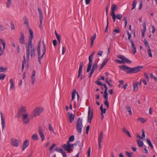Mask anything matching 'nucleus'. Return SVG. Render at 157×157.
<instances>
[{"label": "nucleus", "mask_w": 157, "mask_h": 157, "mask_svg": "<svg viewBox=\"0 0 157 157\" xmlns=\"http://www.w3.org/2000/svg\"><path fill=\"white\" fill-rule=\"evenodd\" d=\"M119 67L121 70L126 71L127 74L136 73L140 71L143 67V66H138L132 68L124 65H120Z\"/></svg>", "instance_id": "obj_1"}, {"label": "nucleus", "mask_w": 157, "mask_h": 157, "mask_svg": "<svg viewBox=\"0 0 157 157\" xmlns=\"http://www.w3.org/2000/svg\"><path fill=\"white\" fill-rule=\"evenodd\" d=\"M30 47L31 56V57H33L36 55L35 51L36 48L34 46L33 43H28L27 45H26V56L27 59L29 60L30 53Z\"/></svg>", "instance_id": "obj_2"}, {"label": "nucleus", "mask_w": 157, "mask_h": 157, "mask_svg": "<svg viewBox=\"0 0 157 157\" xmlns=\"http://www.w3.org/2000/svg\"><path fill=\"white\" fill-rule=\"evenodd\" d=\"M43 43V49L42 51V54L41 56H40V45L41 42L39 41L38 43V46L37 47V54L38 56V62L40 64H41V59L43 57L44 55L45 54L46 51V45L44 41H42Z\"/></svg>", "instance_id": "obj_3"}, {"label": "nucleus", "mask_w": 157, "mask_h": 157, "mask_svg": "<svg viewBox=\"0 0 157 157\" xmlns=\"http://www.w3.org/2000/svg\"><path fill=\"white\" fill-rule=\"evenodd\" d=\"M117 58L122 60H120L118 59H116L115 60V62L118 63L119 64H122L124 63H132L131 61L125 57L123 55H118L117 56Z\"/></svg>", "instance_id": "obj_4"}, {"label": "nucleus", "mask_w": 157, "mask_h": 157, "mask_svg": "<svg viewBox=\"0 0 157 157\" xmlns=\"http://www.w3.org/2000/svg\"><path fill=\"white\" fill-rule=\"evenodd\" d=\"M62 147L65 151L70 152L71 151L73 150V148H74V145L73 144H70L69 142H67V144H63L62 145Z\"/></svg>", "instance_id": "obj_5"}, {"label": "nucleus", "mask_w": 157, "mask_h": 157, "mask_svg": "<svg viewBox=\"0 0 157 157\" xmlns=\"http://www.w3.org/2000/svg\"><path fill=\"white\" fill-rule=\"evenodd\" d=\"M82 120L78 118L76 124V126L77 131L78 133H81L82 127Z\"/></svg>", "instance_id": "obj_6"}, {"label": "nucleus", "mask_w": 157, "mask_h": 157, "mask_svg": "<svg viewBox=\"0 0 157 157\" xmlns=\"http://www.w3.org/2000/svg\"><path fill=\"white\" fill-rule=\"evenodd\" d=\"M43 110L42 107H36L35 108L32 113L31 116L33 118V117L39 116L42 113Z\"/></svg>", "instance_id": "obj_7"}, {"label": "nucleus", "mask_w": 157, "mask_h": 157, "mask_svg": "<svg viewBox=\"0 0 157 157\" xmlns=\"http://www.w3.org/2000/svg\"><path fill=\"white\" fill-rule=\"evenodd\" d=\"M95 53V52L93 51L92 52L91 54L90 55L89 57V63L88 64V67L87 68L86 71L87 72H88L90 70L93 64L92 59L93 56Z\"/></svg>", "instance_id": "obj_8"}, {"label": "nucleus", "mask_w": 157, "mask_h": 157, "mask_svg": "<svg viewBox=\"0 0 157 157\" xmlns=\"http://www.w3.org/2000/svg\"><path fill=\"white\" fill-rule=\"evenodd\" d=\"M28 114H25L23 115L22 120L24 124H26L29 123L30 121V119L28 118Z\"/></svg>", "instance_id": "obj_9"}, {"label": "nucleus", "mask_w": 157, "mask_h": 157, "mask_svg": "<svg viewBox=\"0 0 157 157\" xmlns=\"http://www.w3.org/2000/svg\"><path fill=\"white\" fill-rule=\"evenodd\" d=\"M20 143V141L19 140L13 138H12L11 141V144L13 146L18 147L19 146Z\"/></svg>", "instance_id": "obj_10"}, {"label": "nucleus", "mask_w": 157, "mask_h": 157, "mask_svg": "<svg viewBox=\"0 0 157 157\" xmlns=\"http://www.w3.org/2000/svg\"><path fill=\"white\" fill-rule=\"evenodd\" d=\"M88 111V115L87 117V121L88 122L90 123L93 117V112L92 110L91 113L90 110V107H89Z\"/></svg>", "instance_id": "obj_11"}, {"label": "nucleus", "mask_w": 157, "mask_h": 157, "mask_svg": "<svg viewBox=\"0 0 157 157\" xmlns=\"http://www.w3.org/2000/svg\"><path fill=\"white\" fill-rule=\"evenodd\" d=\"M28 29L30 35V36L29 37L28 43H32V40L34 37L33 32L30 28H29Z\"/></svg>", "instance_id": "obj_12"}, {"label": "nucleus", "mask_w": 157, "mask_h": 157, "mask_svg": "<svg viewBox=\"0 0 157 157\" xmlns=\"http://www.w3.org/2000/svg\"><path fill=\"white\" fill-rule=\"evenodd\" d=\"M83 65V62H81L80 63L79 67L78 70V74L77 76V78H78L80 77L81 74L82 72V67Z\"/></svg>", "instance_id": "obj_13"}, {"label": "nucleus", "mask_w": 157, "mask_h": 157, "mask_svg": "<svg viewBox=\"0 0 157 157\" xmlns=\"http://www.w3.org/2000/svg\"><path fill=\"white\" fill-rule=\"evenodd\" d=\"M39 133L41 139L42 141H43L44 140L45 137L43 133V130L42 128L40 127L39 128Z\"/></svg>", "instance_id": "obj_14"}, {"label": "nucleus", "mask_w": 157, "mask_h": 157, "mask_svg": "<svg viewBox=\"0 0 157 157\" xmlns=\"http://www.w3.org/2000/svg\"><path fill=\"white\" fill-rule=\"evenodd\" d=\"M26 110L25 107L22 106L20 109L18 110V112L19 114H21L22 115H23L26 112Z\"/></svg>", "instance_id": "obj_15"}, {"label": "nucleus", "mask_w": 157, "mask_h": 157, "mask_svg": "<svg viewBox=\"0 0 157 157\" xmlns=\"http://www.w3.org/2000/svg\"><path fill=\"white\" fill-rule=\"evenodd\" d=\"M68 115L69 119L70 122L71 123H72L74 120L75 115L74 114L70 112L68 113Z\"/></svg>", "instance_id": "obj_16"}, {"label": "nucleus", "mask_w": 157, "mask_h": 157, "mask_svg": "<svg viewBox=\"0 0 157 157\" xmlns=\"http://www.w3.org/2000/svg\"><path fill=\"white\" fill-rule=\"evenodd\" d=\"M1 117L2 121V130H4V127L5 125V119L3 117L2 113L0 112Z\"/></svg>", "instance_id": "obj_17"}, {"label": "nucleus", "mask_w": 157, "mask_h": 157, "mask_svg": "<svg viewBox=\"0 0 157 157\" xmlns=\"http://www.w3.org/2000/svg\"><path fill=\"white\" fill-rule=\"evenodd\" d=\"M21 36L19 38L20 42L22 44H25V37L23 33H20Z\"/></svg>", "instance_id": "obj_18"}, {"label": "nucleus", "mask_w": 157, "mask_h": 157, "mask_svg": "<svg viewBox=\"0 0 157 157\" xmlns=\"http://www.w3.org/2000/svg\"><path fill=\"white\" fill-rule=\"evenodd\" d=\"M146 23L145 22H144L143 24V26L144 29L141 30L142 37H144V33L146 30Z\"/></svg>", "instance_id": "obj_19"}, {"label": "nucleus", "mask_w": 157, "mask_h": 157, "mask_svg": "<svg viewBox=\"0 0 157 157\" xmlns=\"http://www.w3.org/2000/svg\"><path fill=\"white\" fill-rule=\"evenodd\" d=\"M118 9V6L114 4H113L111 6L112 12L111 14H115V12Z\"/></svg>", "instance_id": "obj_20"}, {"label": "nucleus", "mask_w": 157, "mask_h": 157, "mask_svg": "<svg viewBox=\"0 0 157 157\" xmlns=\"http://www.w3.org/2000/svg\"><path fill=\"white\" fill-rule=\"evenodd\" d=\"M29 140L26 139L24 142L22 146V150H24L29 145Z\"/></svg>", "instance_id": "obj_21"}, {"label": "nucleus", "mask_w": 157, "mask_h": 157, "mask_svg": "<svg viewBox=\"0 0 157 157\" xmlns=\"http://www.w3.org/2000/svg\"><path fill=\"white\" fill-rule=\"evenodd\" d=\"M10 86V89L11 90H13L15 88V84L14 82H13L12 79H10L9 81Z\"/></svg>", "instance_id": "obj_22"}, {"label": "nucleus", "mask_w": 157, "mask_h": 157, "mask_svg": "<svg viewBox=\"0 0 157 157\" xmlns=\"http://www.w3.org/2000/svg\"><path fill=\"white\" fill-rule=\"evenodd\" d=\"M96 34H94L91 38L90 40H91V43L90 44V47H92L94 43V41L95 40V39L96 38Z\"/></svg>", "instance_id": "obj_23"}, {"label": "nucleus", "mask_w": 157, "mask_h": 157, "mask_svg": "<svg viewBox=\"0 0 157 157\" xmlns=\"http://www.w3.org/2000/svg\"><path fill=\"white\" fill-rule=\"evenodd\" d=\"M108 59L107 58H105L103 62L102 63L101 65V67L99 69V70L101 71L102 68L106 64L107 62Z\"/></svg>", "instance_id": "obj_24"}, {"label": "nucleus", "mask_w": 157, "mask_h": 157, "mask_svg": "<svg viewBox=\"0 0 157 157\" xmlns=\"http://www.w3.org/2000/svg\"><path fill=\"white\" fill-rule=\"evenodd\" d=\"M137 142L138 146L140 147H142L143 146V142L140 140H137Z\"/></svg>", "instance_id": "obj_25"}, {"label": "nucleus", "mask_w": 157, "mask_h": 157, "mask_svg": "<svg viewBox=\"0 0 157 157\" xmlns=\"http://www.w3.org/2000/svg\"><path fill=\"white\" fill-rule=\"evenodd\" d=\"M138 82H135L133 84V90L135 91H137L138 89Z\"/></svg>", "instance_id": "obj_26"}, {"label": "nucleus", "mask_w": 157, "mask_h": 157, "mask_svg": "<svg viewBox=\"0 0 157 157\" xmlns=\"http://www.w3.org/2000/svg\"><path fill=\"white\" fill-rule=\"evenodd\" d=\"M122 131L124 133H126L129 137H131L129 132L126 130L125 127L123 128Z\"/></svg>", "instance_id": "obj_27"}, {"label": "nucleus", "mask_w": 157, "mask_h": 157, "mask_svg": "<svg viewBox=\"0 0 157 157\" xmlns=\"http://www.w3.org/2000/svg\"><path fill=\"white\" fill-rule=\"evenodd\" d=\"M146 141H147V144H148L149 146L152 149H153L154 147H153V145L151 144V141L148 139H147Z\"/></svg>", "instance_id": "obj_28"}, {"label": "nucleus", "mask_w": 157, "mask_h": 157, "mask_svg": "<svg viewBox=\"0 0 157 157\" xmlns=\"http://www.w3.org/2000/svg\"><path fill=\"white\" fill-rule=\"evenodd\" d=\"M127 33L128 35V39L129 40V41L131 44H132V43H133V42L132 39H131V34L129 33L128 30L127 31Z\"/></svg>", "instance_id": "obj_29"}, {"label": "nucleus", "mask_w": 157, "mask_h": 157, "mask_svg": "<svg viewBox=\"0 0 157 157\" xmlns=\"http://www.w3.org/2000/svg\"><path fill=\"white\" fill-rule=\"evenodd\" d=\"M103 138V136L102 132L100 133V135L99 136L98 139V142H101Z\"/></svg>", "instance_id": "obj_30"}, {"label": "nucleus", "mask_w": 157, "mask_h": 157, "mask_svg": "<svg viewBox=\"0 0 157 157\" xmlns=\"http://www.w3.org/2000/svg\"><path fill=\"white\" fill-rule=\"evenodd\" d=\"M24 60L22 61V70H23L24 68L25 64V63L26 59L25 56H23Z\"/></svg>", "instance_id": "obj_31"}, {"label": "nucleus", "mask_w": 157, "mask_h": 157, "mask_svg": "<svg viewBox=\"0 0 157 157\" xmlns=\"http://www.w3.org/2000/svg\"><path fill=\"white\" fill-rule=\"evenodd\" d=\"M77 93L75 89H74L73 90L72 94V99L71 100V101H72L75 98V94Z\"/></svg>", "instance_id": "obj_32"}, {"label": "nucleus", "mask_w": 157, "mask_h": 157, "mask_svg": "<svg viewBox=\"0 0 157 157\" xmlns=\"http://www.w3.org/2000/svg\"><path fill=\"white\" fill-rule=\"evenodd\" d=\"M48 127H49V130L50 131L52 132L53 133L55 134V132L54 131V130H53V127H52V124L50 123H49L48 124Z\"/></svg>", "instance_id": "obj_33"}, {"label": "nucleus", "mask_w": 157, "mask_h": 157, "mask_svg": "<svg viewBox=\"0 0 157 157\" xmlns=\"http://www.w3.org/2000/svg\"><path fill=\"white\" fill-rule=\"evenodd\" d=\"M126 109L127 111L129 113V114L131 115L132 114V112L130 107L129 106L127 105L126 106Z\"/></svg>", "instance_id": "obj_34"}, {"label": "nucleus", "mask_w": 157, "mask_h": 157, "mask_svg": "<svg viewBox=\"0 0 157 157\" xmlns=\"http://www.w3.org/2000/svg\"><path fill=\"white\" fill-rule=\"evenodd\" d=\"M108 94L107 92V91H104L103 97L104 98L105 100L108 99Z\"/></svg>", "instance_id": "obj_35"}, {"label": "nucleus", "mask_w": 157, "mask_h": 157, "mask_svg": "<svg viewBox=\"0 0 157 157\" xmlns=\"http://www.w3.org/2000/svg\"><path fill=\"white\" fill-rule=\"evenodd\" d=\"M32 137V139L34 140H38V136L37 134H33Z\"/></svg>", "instance_id": "obj_36"}, {"label": "nucleus", "mask_w": 157, "mask_h": 157, "mask_svg": "<svg viewBox=\"0 0 157 157\" xmlns=\"http://www.w3.org/2000/svg\"><path fill=\"white\" fill-rule=\"evenodd\" d=\"M138 121H140L141 123H144L146 121V120H145V119L141 117H140L137 119V120Z\"/></svg>", "instance_id": "obj_37"}, {"label": "nucleus", "mask_w": 157, "mask_h": 157, "mask_svg": "<svg viewBox=\"0 0 157 157\" xmlns=\"http://www.w3.org/2000/svg\"><path fill=\"white\" fill-rule=\"evenodd\" d=\"M123 15L121 14H118L116 15V18L117 19L121 20L122 17Z\"/></svg>", "instance_id": "obj_38"}, {"label": "nucleus", "mask_w": 157, "mask_h": 157, "mask_svg": "<svg viewBox=\"0 0 157 157\" xmlns=\"http://www.w3.org/2000/svg\"><path fill=\"white\" fill-rule=\"evenodd\" d=\"M120 30L118 28V29H114L113 31V33L114 35H115L116 33H120Z\"/></svg>", "instance_id": "obj_39"}, {"label": "nucleus", "mask_w": 157, "mask_h": 157, "mask_svg": "<svg viewBox=\"0 0 157 157\" xmlns=\"http://www.w3.org/2000/svg\"><path fill=\"white\" fill-rule=\"evenodd\" d=\"M74 135H72L71 136L69 139V140L67 142H72L74 141Z\"/></svg>", "instance_id": "obj_40"}, {"label": "nucleus", "mask_w": 157, "mask_h": 157, "mask_svg": "<svg viewBox=\"0 0 157 157\" xmlns=\"http://www.w3.org/2000/svg\"><path fill=\"white\" fill-rule=\"evenodd\" d=\"M0 41L1 43L2 44L3 49H4L6 46V43L3 39H0Z\"/></svg>", "instance_id": "obj_41"}, {"label": "nucleus", "mask_w": 157, "mask_h": 157, "mask_svg": "<svg viewBox=\"0 0 157 157\" xmlns=\"http://www.w3.org/2000/svg\"><path fill=\"white\" fill-rule=\"evenodd\" d=\"M100 80V79L99 78L98 79V80L95 81V82L98 85L102 86L103 84H102L101 82L99 81V80Z\"/></svg>", "instance_id": "obj_42"}, {"label": "nucleus", "mask_w": 157, "mask_h": 157, "mask_svg": "<svg viewBox=\"0 0 157 157\" xmlns=\"http://www.w3.org/2000/svg\"><path fill=\"white\" fill-rule=\"evenodd\" d=\"M144 43L145 46L147 47L148 49L150 48L149 45V44L148 43L147 40L146 39H144Z\"/></svg>", "instance_id": "obj_43"}, {"label": "nucleus", "mask_w": 157, "mask_h": 157, "mask_svg": "<svg viewBox=\"0 0 157 157\" xmlns=\"http://www.w3.org/2000/svg\"><path fill=\"white\" fill-rule=\"evenodd\" d=\"M7 2H6V7L9 8L12 2V0H7Z\"/></svg>", "instance_id": "obj_44"}, {"label": "nucleus", "mask_w": 157, "mask_h": 157, "mask_svg": "<svg viewBox=\"0 0 157 157\" xmlns=\"http://www.w3.org/2000/svg\"><path fill=\"white\" fill-rule=\"evenodd\" d=\"M109 20H108V17H107V25L105 28V32H107L108 31V24H109Z\"/></svg>", "instance_id": "obj_45"}, {"label": "nucleus", "mask_w": 157, "mask_h": 157, "mask_svg": "<svg viewBox=\"0 0 157 157\" xmlns=\"http://www.w3.org/2000/svg\"><path fill=\"white\" fill-rule=\"evenodd\" d=\"M7 70V68H4L2 67H0V72H5Z\"/></svg>", "instance_id": "obj_46"}, {"label": "nucleus", "mask_w": 157, "mask_h": 157, "mask_svg": "<svg viewBox=\"0 0 157 157\" xmlns=\"http://www.w3.org/2000/svg\"><path fill=\"white\" fill-rule=\"evenodd\" d=\"M31 78L32 79V84H34L36 79L35 76H31Z\"/></svg>", "instance_id": "obj_47"}, {"label": "nucleus", "mask_w": 157, "mask_h": 157, "mask_svg": "<svg viewBox=\"0 0 157 157\" xmlns=\"http://www.w3.org/2000/svg\"><path fill=\"white\" fill-rule=\"evenodd\" d=\"M125 153L128 157H132L133 153L132 152L129 153L128 151H126Z\"/></svg>", "instance_id": "obj_48"}, {"label": "nucleus", "mask_w": 157, "mask_h": 157, "mask_svg": "<svg viewBox=\"0 0 157 157\" xmlns=\"http://www.w3.org/2000/svg\"><path fill=\"white\" fill-rule=\"evenodd\" d=\"M6 75L4 74H0V80H3L4 79Z\"/></svg>", "instance_id": "obj_49"}, {"label": "nucleus", "mask_w": 157, "mask_h": 157, "mask_svg": "<svg viewBox=\"0 0 157 157\" xmlns=\"http://www.w3.org/2000/svg\"><path fill=\"white\" fill-rule=\"evenodd\" d=\"M55 150H56L57 151L60 152L61 153L63 151V150L61 148H56L55 149Z\"/></svg>", "instance_id": "obj_50"}, {"label": "nucleus", "mask_w": 157, "mask_h": 157, "mask_svg": "<svg viewBox=\"0 0 157 157\" xmlns=\"http://www.w3.org/2000/svg\"><path fill=\"white\" fill-rule=\"evenodd\" d=\"M111 16H112V17L114 22L116 21V15L115 14H111Z\"/></svg>", "instance_id": "obj_51"}, {"label": "nucleus", "mask_w": 157, "mask_h": 157, "mask_svg": "<svg viewBox=\"0 0 157 157\" xmlns=\"http://www.w3.org/2000/svg\"><path fill=\"white\" fill-rule=\"evenodd\" d=\"M136 0H134L133 1V3L132 4V10L133 9H134L135 8L136 5Z\"/></svg>", "instance_id": "obj_52"}, {"label": "nucleus", "mask_w": 157, "mask_h": 157, "mask_svg": "<svg viewBox=\"0 0 157 157\" xmlns=\"http://www.w3.org/2000/svg\"><path fill=\"white\" fill-rule=\"evenodd\" d=\"M132 50L133 52V54H135L136 52V48L135 46L132 47Z\"/></svg>", "instance_id": "obj_53"}, {"label": "nucleus", "mask_w": 157, "mask_h": 157, "mask_svg": "<svg viewBox=\"0 0 157 157\" xmlns=\"http://www.w3.org/2000/svg\"><path fill=\"white\" fill-rule=\"evenodd\" d=\"M104 104L106 105V107L107 108H109V104L108 102V99L105 100V101L104 102Z\"/></svg>", "instance_id": "obj_54"}, {"label": "nucleus", "mask_w": 157, "mask_h": 157, "mask_svg": "<svg viewBox=\"0 0 157 157\" xmlns=\"http://www.w3.org/2000/svg\"><path fill=\"white\" fill-rule=\"evenodd\" d=\"M147 52L148 55H149V56H150V57H152V56L151 53V49H150V48L148 49Z\"/></svg>", "instance_id": "obj_55"}, {"label": "nucleus", "mask_w": 157, "mask_h": 157, "mask_svg": "<svg viewBox=\"0 0 157 157\" xmlns=\"http://www.w3.org/2000/svg\"><path fill=\"white\" fill-rule=\"evenodd\" d=\"M123 20L124 21L125 24V27L127 23L126 17H124L123 19Z\"/></svg>", "instance_id": "obj_56"}, {"label": "nucleus", "mask_w": 157, "mask_h": 157, "mask_svg": "<svg viewBox=\"0 0 157 157\" xmlns=\"http://www.w3.org/2000/svg\"><path fill=\"white\" fill-rule=\"evenodd\" d=\"M144 76L146 79L148 81L149 80V77H148V74L146 73H145L144 74Z\"/></svg>", "instance_id": "obj_57"}, {"label": "nucleus", "mask_w": 157, "mask_h": 157, "mask_svg": "<svg viewBox=\"0 0 157 157\" xmlns=\"http://www.w3.org/2000/svg\"><path fill=\"white\" fill-rule=\"evenodd\" d=\"M40 17V23H42V22L43 20V15H39Z\"/></svg>", "instance_id": "obj_58"}, {"label": "nucleus", "mask_w": 157, "mask_h": 157, "mask_svg": "<svg viewBox=\"0 0 157 157\" xmlns=\"http://www.w3.org/2000/svg\"><path fill=\"white\" fill-rule=\"evenodd\" d=\"M142 6V1L141 0L140 1L139 4V9L140 10V9Z\"/></svg>", "instance_id": "obj_59"}, {"label": "nucleus", "mask_w": 157, "mask_h": 157, "mask_svg": "<svg viewBox=\"0 0 157 157\" xmlns=\"http://www.w3.org/2000/svg\"><path fill=\"white\" fill-rule=\"evenodd\" d=\"M98 67V65L97 63H95L94 64L92 67L95 69L97 68Z\"/></svg>", "instance_id": "obj_60"}, {"label": "nucleus", "mask_w": 157, "mask_h": 157, "mask_svg": "<svg viewBox=\"0 0 157 157\" xmlns=\"http://www.w3.org/2000/svg\"><path fill=\"white\" fill-rule=\"evenodd\" d=\"M150 75H151V77L152 78H153L154 79V80L156 81H157V77H155V76L153 75V74H152V73H151Z\"/></svg>", "instance_id": "obj_61"}, {"label": "nucleus", "mask_w": 157, "mask_h": 157, "mask_svg": "<svg viewBox=\"0 0 157 157\" xmlns=\"http://www.w3.org/2000/svg\"><path fill=\"white\" fill-rule=\"evenodd\" d=\"M90 126L89 125H88L86 128V132L87 134L88 133L90 129Z\"/></svg>", "instance_id": "obj_62"}, {"label": "nucleus", "mask_w": 157, "mask_h": 157, "mask_svg": "<svg viewBox=\"0 0 157 157\" xmlns=\"http://www.w3.org/2000/svg\"><path fill=\"white\" fill-rule=\"evenodd\" d=\"M38 12L39 13V15H42L43 14H42V13L41 8L40 7H39L38 8Z\"/></svg>", "instance_id": "obj_63"}, {"label": "nucleus", "mask_w": 157, "mask_h": 157, "mask_svg": "<svg viewBox=\"0 0 157 157\" xmlns=\"http://www.w3.org/2000/svg\"><path fill=\"white\" fill-rule=\"evenodd\" d=\"M56 144H53L52 146L50 148L49 150L50 151L52 150L53 148L55 147Z\"/></svg>", "instance_id": "obj_64"}]
</instances>
